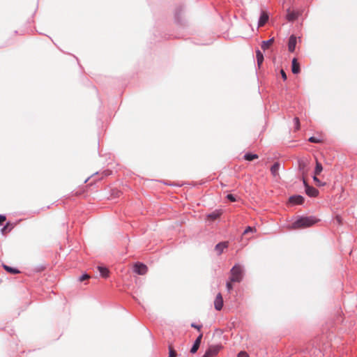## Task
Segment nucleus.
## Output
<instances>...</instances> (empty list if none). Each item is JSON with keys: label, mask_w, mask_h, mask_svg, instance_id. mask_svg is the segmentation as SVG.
Listing matches in <instances>:
<instances>
[{"label": "nucleus", "mask_w": 357, "mask_h": 357, "mask_svg": "<svg viewBox=\"0 0 357 357\" xmlns=\"http://www.w3.org/2000/svg\"><path fill=\"white\" fill-rule=\"evenodd\" d=\"M227 199L231 202H234L236 201V197L232 194H228L227 195Z\"/></svg>", "instance_id": "nucleus-26"}, {"label": "nucleus", "mask_w": 357, "mask_h": 357, "mask_svg": "<svg viewBox=\"0 0 357 357\" xmlns=\"http://www.w3.org/2000/svg\"><path fill=\"white\" fill-rule=\"evenodd\" d=\"M304 200V197L299 195L291 196L289 199V203H291L293 205L302 204H303Z\"/></svg>", "instance_id": "nucleus-6"}, {"label": "nucleus", "mask_w": 357, "mask_h": 357, "mask_svg": "<svg viewBox=\"0 0 357 357\" xmlns=\"http://www.w3.org/2000/svg\"><path fill=\"white\" fill-rule=\"evenodd\" d=\"M269 16L266 11L262 10L260 14V17L258 21V26H264L266 23L268 21Z\"/></svg>", "instance_id": "nucleus-7"}, {"label": "nucleus", "mask_w": 357, "mask_h": 357, "mask_svg": "<svg viewBox=\"0 0 357 357\" xmlns=\"http://www.w3.org/2000/svg\"><path fill=\"white\" fill-rule=\"evenodd\" d=\"M309 142L312 143H319L321 142V140L316 137H310L308 139Z\"/></svg>", "instance_id": "nucleus-25"}, {"label": "nucleus", "mask_w": 357, "mask_h": 357, "mask_svg": "<svg viewBox=\"0 0 357 357\" xmlns=\"http://www.w3.org/2000/svg\"><path fill=\"white\" fill-rule=\"evenodd\" d=\"M296 45V37L294 35H291L289 38L288 42V50L290 52H294Z\"/></svg>", "instance_id": "nucleus-10"}, {"label": "nucleus", "mask_w": 357, "mask_h": 357, "mask_svg": "<svg viewBox=\"0 0 357 357\" xmlns=\"http://www.w3.org/2000/svg\"><path fill=\"white\" fill-rule=\"evenodd\" d=\"M305 167V162L303 161H299V169L301 170L303 169Z\"/></svg>", "instance_id": "nucleus-34"}, {"label": "nucleus", "mask_w": 357, "mask_h": 357, "mask_svg": "<svg viewBox=\"0 0 357 357\" xmlns=\"http://www.w3.org/2000/svg\"><path fill=\"white\" fill-rule=\"evenodd\" d=\"M237 357H249V356L245 351H241L238 354Z\"/></svg>", "instance_id": "nucleus-29"}, {"label": "nucleus", "mask_w": 357, "mask_h": 357, "mask_svg": "<svg viewBox=\"0 0 357 357\" xmlns=\"http://www.w3.org/2000/svg\"><path fill=\"white\" fill-rule=\"evenodd\" d=\"M280 164L278 162H275L271 167V172L274 177L279 176V169Z\"/></svg>", "instance_id": "nucleus-15"}, {"label": "nucleus", "mask_w": 357, "mask_h": 357, "mask_svg": "<svg viewBox=\"0 0 357 357\" xmlns=\"http://www.w3.org/2000/svg\"><path fill=\"white\" fill-rule=\"evenodd\" d=\"M313 180L316 182V183L319 185H321V181L317 177V175H314L313 176Z\"/></svg>", "instance_id": "nucleus-32"}, {"label": "nucleus", "mask_w": 357, "mask_h": 357, "mask_svg": "<svg viewBox=\"0 0 357 357\" xmlns=\"http://www.w3.org/2000/svg\"><path fill=\"white\" fill-rule=\"evenodd\" d=\"M280 74L282 75V77L283 80L285 81L287 79V74L285 73L284 70L282 69L280 70Z\"/></svg>", "instance_id": "nucleus-31"}, {"label": "nucleus", "mask_w": 357, "mask_h": 357, "mask_svg": "<svg viewBox=\"0 0 357 357\" xmlns=\"http://www.w3.org/2000/svg\"><path fill=\"white\" fill-rule=\"evenodd\" d=\"M6 216L3 215H0V224L6 220Z\"/></svg>", "instance_id": "nucleus-36"}, {"label": "nucleus", "mask_w": 357, "mask_h": 357, "mask_svg": "<svg viewBox=\"0 0 357 357\" xmlns=\"http://www.w3.org/2000/svg\"><path fill=\"white\" fill-rule=\"evenodd\" d=\"M256 58L258 66L260 67V66L262 64L264 61V55L259 50H257L256 51Z\"/></svg>", "instance_id": "nucleus-19"}, {"label": "nucleus", "mask_w": 357, "mask_h": 357, "mask_svg": "<svg viewBox=\"0 0 357 357\" xmlns=\"http://www.w3.org/2000/svg\"><path fill=\"white\" fill-rule=\"evenodd\" d=\"M230 280L234 282H241L243 278V270L241 265L235 264L230 270Z\"/></svg>", "instance_id": "nucleus-2"}, {"label": "nucleus", "mask_w": 357, "mask_h": 357, "mask_svg": "<svg viewBox=\"0 0 357 357\" xmlns=\"http://www.w3.org/2000/svg\"><path fill=\"white\" fill-rule=\"evenodd\" d=\"M294 123L295 130H298L299 128H300V121H299V119L298 117H295L294 119Z\"/></svg>", "instance_id": "nucleus-23"}, {"label": "nucleus", "mask_w": 357, "mask_h": 357, "mask_svg": "<svg viewBox=\"0 0 357 357\" xmlns=\"http://www.w3.org/2000/svg\"><path fill=\"white\" fill-rule=\"evenodd\" d=\"M202 337H203V334L200 333L199 335V336L196 338V340H195V342L192 344V347H191L190 353L195 354L197 351V350L199 348Z\"/></svg>", "instance_id": "nucleus-9"}, {"label": "nucleus", "mask_w": 357, "mask_h": 357, "mask_svg": "<svg viewBox=\"0 0 357 357\" xmlns=\"http://www.w3.org/2000/svg\"><path fill=\"white\" fill-rule=\"evenodd\" d=\"M176 352L172 348L169 347V353L168 357H176Z\"/></svg>", "instance_id": "nucleus-27"}, {"label": "nucleus", "mask_w": 357, "mask_h": 357, "mask_svg": "<svg viewBox=\"0 0 357 357\" xmlns=\"http://www.w3.org/2000/svg\"><path fill=\"white\" fill-rule=\"evenodd\" d=\"M222 349V346L221 344H213L208 347L206 352L211 357H216Z\"/></svg>", "instance_id": "nucleus-3"}, {"label": "nucleus", "mask_w": 357, "mask_h": 357, "mask_svg": "<svg viewBox=\"0 0 357 357\" xmlns=\"http://www.w3.org/2000/svg\"><path fill=\"white\" fill-rule=\"evenodd\" d=\"M319 220L314 216H301L292 223V228L294 229L310 227Z\"/></svg>", "instance_id": "nucleus-1"}, {"label": "nucleus", "mask_w": 357, "mask_h": 357, "mask_svg": "<svg viewBox=\"0 0 357 357\" xmlns=\"http://www.w3.org/2000/svg\"><path fill=\"white\" fill-rule=\"evenodd\" d=\"M148 271L146 265L142 263H136L134 266V271L139 275H144Z\"/></svg>", "instance_id": "nucleus-5"}, {"label": "nucleus", "mask_w": 357, "mask_h": 357, "mask_svg": "<svg viewBox=\"0 0 357 357\" xmlns=\"http://www.w3.org/2000/svg\"><path fill=\"white\" fill-rule=\"evenodd\" d=\"M243 158L245 160L252 161L253 160L258 158L259 156L255 153H247L244 155Z\"/></svg>", "instance_id": "nucleus-20"}, {"label": "nucleus", "mask_w": 357, "mask_h": 357, "mask_svg": "<svg viewBox=\"0 0 357 357\" xmlns=\"http://www.w3.org/2000/svg\"><path fill=\"white\" fill-rule=\"evenodd\" d=\"M214 307L218 311L221 310L223 307V299L220 293H218L215 297L214 301Z\"/></svg>", "instance_id": "nucleus-8"}, {"label": "nucleus", "mask_w": 357, "mask_h": 357, "mask_svg": "<svg viewBox=\"0 0 357 357\" xmlns=\"http://www.w3.org/2000/svg\"><path fill=\"white\" fill-rule=\"evenodd\" d=\"M250 232H256V229L255 227H250V226H248L245 230H244V232H243V234H247Z\"/></svg>", "instance_id": "nucleus-22"}, {"label": "nucleus", "mask_w": 357, "mask_h": 357, "mask_svg": "<svg viewBox=\"0 0 357 357\" xmlns=\"http://www.w3.org/2000/svg\"><path fill=\"white\" fill-rule=\"evenodd\" d=\"M274 38H272L268 40H264L261 43V47L263 50H266L269 48L270 45L273 43Z\"/></svg>", "instance_id": "nucleus-18"}, {"label": "nucleus", "mask_w": 357, "mask_h": 357, "mask_svg": "<svg viewBox=\"0 0 357 357\" xmlns=\"http://www.w3.org/2000/svg\"><path fill=\"white\" fill-rule=\"evenodd\" d=\"M303 183L305 187V193L309 197H316L318 195V194H319L318 190H317L315 188H314L312 186L309 185L305 180H303Z\"/></svg>", "instance_id": "nucleus-4"}, {"label": "nucleus", "mask_w": 357, "mask_h": 357, "mask_svg": "<svg viewBox=\"0 0 357 357\" xmlns=\"http://www.w3.org/2000/svg\"><path fill=\"white\" fill-rule=\"evenodd\" d=\"M298 17V13L296 11H291L289 9L287 10V20L289 22H294Z\"/></svg>", "instance_id": "nucleus-13"}, {"label": "nucleus", "mask_w": 357, "mask_h": 357, "mask_svg": "<svg viewBox=\"0 0 357 357\" xmlns=\"http://www.w3.org/2000/svg\"><path fill=\"white\" fill-rule=\"evenodd\" d=\"M232 282H231L230 278H229V281H227L226 283V287L229 292H231V291H232V289H233V285L231 284Z\"/></svg>", "instance_id": "nucleus-24"}, {"label": "nucleus", "mask_w": 357, "mask_h": 357, "mask_svg": "<svg viewBox=\"0 0 357 357\" xmlns=\"http://www.w3.org/2000/svg\"><path fill=\"white\" fill-rule=\"evenodd\" d=\"M191 327L195 328L197 329L198 331H200L202 327V325H197L195 323H192V324H191Z\"/></svg>", "instance_id": "nucleus-30"}, {"label": "nucleus", "mask_w": 357, "mask_h": 357, "mask_svg": "<svg viewBox=\"0 0 357 357\" xmlns=\"http://www.w3.org/2000/svg\"><path fill=\"white\" fill-rule=\"evenodd\" d=\"M202 357H211V356H209V354L205 351V354H204V356Z\"/></svg>", "instance_id": "nucleus-37"}, {"label": "nucleus", "mask_w": 357, "mask_h": 357, "mask_svg": "<svg viewBox=\"0 0 357 357\" xmlns=\"http://www.w3.org/2000/svg\"><path fill=\"white\" fill-rule=\"evenodd\" d=\"M228 247V242H220L218 243L215 247V250L217 251L218 255H221L224 250L226 249Z\"/></svg>", "instance_id": "nucleus-11"}, {"label": "nucleus", "mask_w": 357, "mask_h": 357, "mask_svg": "<svg viewBox=\"0 0 357 357\" xmlns=\"http://www.w3.org/2000/svg\"><path fill=\"white\" fill-rule=\"evenodd\" d=\"M98 269L102 278H107L109 276V270L106 267L99 266Z\"/></svg>", "instance_id": "nucleus-17"}, {"label": "nucleus", "mask_w": 357, "mask_h": 357, "mask_svg": "<svg viewBox=\"0 0 357 357\" xmlns=\"http://www.w3.org/2000/svg\"><path fill=\"white\" fill-rule=\"evenodd\" d=\"M8 225H9V223H7L6 225H5L2 229H1V232L3 234L4 232H6V231L8 229Z\"/></svg>", "instance_id": "nucleus-35"}, {"label": "nucleus", "mask_w": 357, "mask_h": 357, "mask_svg": "<svg viewBox=\"0 0 357 357\" xmlns=\"http://www.w3.org/2000/svg\"><path fill=\"white\" fill-rule=\"evenodd\" d=\"M2 266L5 271H6L7 272H8L11 274H18L20 273V271L17 268L10 267L4 264H2Z\"/></svg>", "instance_id": "nucleus-16"}, {"label": "nucleus", "mask_w": 357, "mask_h": 357, "mask_svg": "<svg viewBox=\"0 0 357 357\" xmlns=\"http://www.w3.org/2000/svg\"><path fill=\"white\" fill-rule=\"evenodd\" d=\"M322 170H323L322 165L320 162H319L318 161H317L316 167L314 169V175H319L321 172Z\"/></svg>", "instance_id": "nucleus-21"}, {"label": "nucleus", "mask_w": 357, "mask_h": 357, "mask_svg": "<svg viewBox=\"0 0 357 357\" xmlns=\"http://www.w3.org/2000/svg\"><path fill=\"white\" fill-rule=\"evenodd\" d=\"M89 278V275L88 274H83L82 276L79 277V281L82 282Z\"/></svg>", "instance_id": "nucleus-28"}, {"label": "nucleus", "mask_w": 357, "mask_h": 357, "mask_svg": "<svg viewBox=\"0 0 357 357\" xmlns=\"http://www.w3.org/2000/svg\"><path fill=\"white\" fill-rule=\"evenodd\" d=\"M121 193V192L120 191H118V190H117V191H116V192L115 193V195H116V197H119V195H120Z\"/></svg>", "instance_id": "nucleus-38"}, {"label": "nucleus", "mask_w": 357, "mask_h": 357, "mask_svg": "<svg viewBox=\"0 0 357 357\" xmlns=\"http://www.w3.org/2000/svg\"><path fill=\"white\" fill-rule=\"evenodd\" d=\"M335 220L339 225L342 224V218L340 215H336Z\"/></svg>", "instance_id": "nucleus-33"}, {"label": "nucleus", "mask_w": 357, "mask_h": 357, "mask_svg": "<svg viewBox=\"0 0 357 357\" xmlns=\"http://www.w3.org/2000/svg\"><path fill=\"white\" fill-rule=\"evenodd\" d=\"M222 213V210H215L214 211L207 215V218L211 220H215L220 218Z\"/></svg>", "instance_id": "nucleus-12"}, {"label": "nucleus", "mask_w": 357, "mask_h": 357, "mask_svg": "<svg viewBox=\"0 0 357 357\" xmlns=\"http://www.w3.org/2000/svg\"><path fill=\"white\" fill-rule=\"evenodd\" d=\"M291 71L294 74L300 73V65L296 58H294L291 63Z\"/></svg>", "instance_id": "nucleus-14"}]
</instances>
